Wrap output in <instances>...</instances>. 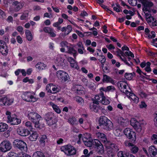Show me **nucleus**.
Returning <instances> with one entry per match:
<instances>
[{
  "label": "nucleus",
  "instance_id": "nucleus-1",
  "mask_svg": "<svg viewBox=\"0 0 157 157\" xmlns=\"http://www.w3.org/2000/svg\"><path fill=\"white\" fill-rule=\"evenodd\" d=\"M99 124L101 128L107 131H110L113 127L111 121L104 116L100 117L99 120Z\"/></svg>",
  "mask_w": 157,
  "mask_h": 157
},
{
  "label": "nucleus",
  "instance_id": "nucleus-2",
  "mask_svg": "<svg viewBox=\"0 0 157 157\" xmlns=\"http://www.w3.org/2000/svg\"><path fill=\"white\" fill-rule=\"evenodd\" d=\"M29 119L35 124V127L36 128H40L39 121L41 118L40 116L35 112H30L28 116Z\"/></svg>",
  "mask_w": 157,
  "mask_h": 157
},
{
  "label": "nucleus",
  "instance_id": "nucleus-3",
  "mask_svg": "<svg viewBox=\"0 0 157 157\" xmlns=\"http://www.w3.org/2000/svg\"><path fill=\"white\" fill-rule=\"evenodd\" d=\"M44 119L46 121L48 125L51 126L55 124L56 122V119L53 113H48L44 116Z\"/></svg>",
  "mask_w": 157,
  "mask_h": 157
},
{
  "label": "nucleus",
  "instance_id": "nucleus-4",
  "mask_svg": "<svg viewBox=\"0 0 157 157\" xmlns=\"http://www.w3.org/2000/svg\"><path fill=\"white\" fill-rule=\"evenodd\" d=\"M6 114L7 116V118L8 122H10L12 125H17L19 124L21 122L20 119L17 118L15 115L11 116V113L8 111H6Z\"/></svg>",
  "mask_w": 157,
  "mask_h": 157
},
{
  "label": "nucleus",
  "instance_id": "nucleus-5",
  "mask_svg": "<svg viewBox=\"0 0 157 157\" xmlns=\"http://www.w3.org/2000/svg\"><path fill=\"white\" fill-rule=\"evenodd\" d=\"M61 150L67 155H74L76 153L75 148L71 145H67L62 146L61 148Z\"/></svg>",
  "mask_w": 157,
  "mask_h": 157
},
{
  "label": "nucleus",
  "instance_id": "nucleus-6",
  "mask_svg": "<svg viewBox=\"0 0 157 157\" xmlns=\"http://www.w3.org/2000/svg\"><path fill=\"white\" fill-rule=\"evenodd\" d=\"M12 147L11 143L9 141L4 140L0 144V151L6 153L10 150Z\"/></svg>",
  "mask_w": 157,
  "mask_h": 157
},
{
  "label": "nucleus",
  "instance_id": "nucleus-7",
  "mask_svg": "<svg viewBox=\"0 0 157 157\" xmlns=\"http://www.w3.org/2000/svg\"><path fill=\"white\" fill-rule=\"evenodd\" d=\"M13 145L15 147L19 149L22 151H25L27 150V147L26 143L22 140H14Z\"/></svg>",
  "mask_w": 157,
  "mask_h": 157
},
{
  "label": "nucleus",
  "instance_id": "nucleus-8",
  "mask_svg": "<svg viewBox=\"0 0 157 157\" xmlns=\"http://www.w3.org/2000/svg\"><path fill=\"white\" fill-rule=\"evenodd\" d=\"M124 133L127 138L130 139L132 142H134L136 140V134L129 128H126L124 131Z\"/></svg>",
  "mask_w": 157,
  "mask_h": 157
},
{
  "label": "nucleus",
  "instance_id": "nucleus-9",
  "mask_svg": "<svg viewBox=\"0 0 157 157\" xmlns=\"http://www.w3.org/2000/svg\"><path fill=\"white\" fill-rule=\"evenodd\" d=\"M93 146L96 149L98 153L99 154H102L104 152V148L103 145L100 141L98 139H94L93 141Z\"/></svg>",
  "mask_w": 157,
  "mask_h": 157
},
{
  "label": "nucleus",
  "instance_id": "nucleus-10",
  "mask_svg": "<svg viewBox=\"0 0 157 157\" xmlns=\"http://www.w3.org/2000/svg\"><path fill=\"white\" fill-rule=\"evenodd\" d=\"M56 75L58 79L62 82H66L68 80L69 76L68 74L62 70H59L56 72Z\"/></svg>",
  "mask_w": 157,
  "mask_h": 157
},
{
  "label": "nucleus",
  "instance_id": "nucleus-11",
  "mask_svg": "<svg viewBox=\"0 0 157 157\" xmlns=\"http://www.w3.org/2000/svg\"><path fill=\"white\" fill-rule=\"evenodd\" d=\"M21 98L23 100L28 102H34L37 100L36 98L29 92L23 93L21 95Z\"/></svg>",
  "mask_w": 157,
  "mask_h": 157
},
{
  "label": "nucleus",
  "instance_id": "nucleus-12",
  "mask_svg": "<svg viewBox=\"0 0 157 157\" xmlns=\"http://www.w3.org/2000/svg\"><path fill=\"white\" fill-rule=\"evenodd\" d=\"M139 2H141L144 6L143 10H146L149 11H151V8L153 5V3L147 0H138Z\"/></svg>",
  "mask_w": 157,
  "mask_h": 157
},
{
  "label": "nucleus",
  "instance_id": "nucleus-13",
  "mask_svg": "<svg viewBox=\"0 0 157 157\" xmlns=\"http://www.w3.org/2000/svg\"><path fill=\"white\" fill-rule=\"evenodd\" d=\"M12 5L13 6L14 11L17 12L23 8L24 5V3L15 1L13 2Z\"/></svg>",
  "mask_w": 157,
  "mask_h": 157
},
{
  "label": "nucleus",
  "instance_id": "nucleus-14",
  "mask_svg": "<svg viewBox=\"0 0 157 157\" xmlns=\"http://www.w3.org/2000/svg\"><path fill=\"white\" fill-rule=\"evenodd\" d=\"M104 95V93L102 91H101L99 94L96 95L95 96L94 99H92L93 103L97 105H98L99 102L101 103Z\"/></svg>",
  "mask_w": 157,
  "mask_h": 157
},
{
  "label": "nucleus",
  "instance_id": "nucleus-15",
  "mask_svg": "<svg viewBox=\"0 0 157 157\" xmlns=\"http://www.w3.org/2000/svg\"><path fill=\"white\" fill-rule=\"evenodd\" d=\"M13 101V99H10L6 97L0 98V105H10Z\"/></svg>",
  "mask_w": 157,
  "mask_h": 157
},
{
  "label": "nucleus",
  "instance_id": "nucleus-16",
  "mask_svg": "<svg viewBox=\"0 0 157 157\" xmlns=\"http://www.w3.org/2000/svg\"><path fill=\"white\" fill-rule=\"evenodd\" d=\"M124 144L126 146L129 147H132L131 149L132 152L133 154L136 153L138 151L139 148L136 146H134V144L132 143L129 142L128 141H126L124 142Z\"/></svg>",
  "mask_w": 157,
  "mask_h": 157
},
{
  "label": "nucleus",
  "instance_id": "nucleus-17",
  "mask_svg": "<svg viewBox=\"0 0 157 157\" xmlns=\"http://www.w3.org/2000/svg\"><path fill=\"white\" fill-rule=\"evenodd\" d=\"M148 151L151 157H157V149L154 146H150L149 147Z\"/></svg>",
  "mask_w": 157,
  "mask_h": 157
},
{
  "label": "nucleus",
  "instance_id": "nucleus-18",
  "mask_svg": "<svg viewBox=\"0 0 157 157\" xmlns=\"http://www.w3.org/2000/svg\"><path fill=\"white\" fill-rule=\"evenodd\" d=\"M17 133L22 136H28L30 133V132L27 129L25 128H20L17 129Z\"/></svg>",
  "mask_w": 157,
  "mask_h": 157
},
{
  "label": "nucleus",
  "instance_id": "nucleus-19",
  "mask_svg": "<svg viewBox=\"0 0 157 157\" xmlns=\"http://www.w3.org/2000/svg\"><path fill=\"white\" fill-rule=\"evenodd\" d=\"M96 136L105 144L108 142V140L107 139L106 136L104 133L98 132L96 133Z\"/></svg>",
  "mask_w": 157,
  "mask_h": 157
},
{
  "label": "nucleus",
  "instance_id": "nucleus-20",
  "mask_svg": "<svg viewBox=\"0 0 157 157\" xmlns=\"http://www.w3.org/2000/svg\"><path fill=\"white\" fill-rule=\"evenodd\" d=\"M68 60L70 63L71 66L77 70L79 68V67L77 65V62L72 57H69L68 58Z\"/></svg>",
  "mask_w": 157,
  "mask_h": 157
},
{
  "label": "nucleus",
  "instance_id": "nucleus-21",
  "mask_svg": "<svg viewBox=\"0 0 157 157\" xmlns=\"http://www.w3.org/2000/svg\"><path fill=\"white\" fill-rule=\"evenodd\" d=\"M31 133H30V135L29 138L30 140L32 141H35L39 137V134L36 131H34L32 130Z\"/></svg>",
  "mask_w": 157,
  "mask_h": 157
},
{
  "label": "nucleus",
  "instance_id": "nucleus-22",
  "mask_svg": "<svg viewBox=\"0 0 157 157\" xmlns=\"http://www.w3.org/2000/svg\"><path fill=\"white\" fill-rule=\"evenodd\" d=\"M43 31L46 33H48L51 37H54L56 34L54 33L53 29L49 27H45L43 29Z\"/></svg>",
  "mask_w": 157,
  "mask_h": 157
},
{
  "label": "nucleus",
  "instance_id": "nucleus-23",
  "mask_svg": "<svg viewBox=\"0 0 157 157\" xmlns=\"http://www.w3.org/2000/svg\"><path fill=\"white\" fill-rule=\"evenodd\" d=\"M118 122L121 127H124L126 126L128 121L127 119H124L122 117H120L118 118Z\"/></svg>",
  "mask_w": 157,
  "mask_h": 157
},
{
  "label": "nucleus",
  "instance_id": "nucleus-24",
  "mask_svg": "<svg viewBox=\"0 0 157 157\" xmlns=\"http://www.w3.org/2000/svg\"><path fill=\"white\" fill-rule=\"evenodd\" d=\"M107 146L109 147L114 151H117L119 150L118 146L114 144L111 143L108 140L107 143L105 144Z\"/></svg>",
  "mask_w": 157,
  "mask_h": 157
},
{
  "label": "nucleus",
  "instance_id": "nucleus-25",
  "mask_svg": "<svg viewBox=\"0 0 157 157\" xmlns=\"http://www.w3.org/2000/svg\"><path fill=\"white\" fill-rule=\"evenodd\" d=\"M48 141L47 137L45 135H42L40 136V144L42 146H44L45 142Z\"/></svg>",
  "mask_w": 157,
  "mask_h": 157
},
{
  "label": "nucleus",
  "instance_id": "nucleus-26",
  "mask_svg": "<svg viewBox=\"0 0 157 157\" xmlns=\"http://www.w3.org/2000/svg\"><path fill=\"white\" fill-rule=\"evenodd\" d=\"M104 82H110L112 84L114 83V80L109 76L106 75H104L102 79Z\"/></svg>",
  "mask_w": 157,
  "mask_h": 157
},
{
  "label": "nucleus",
  "instance_id": "nucleus-27",
  "mask_svg": "<svg viewBox=\"0 0 157 157\" xmlns=\"http://www.w3.org/2000/svg\"><path fill=\"white\" fill-rule=\"evenodd\" d=\"M60 46L62 48H61L60 50L61 52H65V50L64 48L66 47L67 49L69 46L68 45V43L65 41H63L61 42L60 43Z\"/></svg>",
  "mask_w": 157,
  "mask_h": 157
},
{
  "label": "nucleus",
  "instance_id": "nucleus-28",
  "mask_svg": "<svg viewBox=\"0 0 157 157\" xmlns=\"http://www.w3.org/2000/svg\"><path fill=\"white\" fill-rule=\"evenodd\" d=\"M67 51L66 52L70 54H73L74 57L76 56L77 54V51L75 50L73 47L69 46L67 49Z\"/></svg>",
  "mask_w": 157,
  "mask_h": 157
},
{
  "label": "nucleus",
  "instance_id": "nucleus-29",
  "mask_svg": "<svg viewBox=\"0 0 157 157\" xmlns=\"http://www.w3.org/2000/svg\"><path fill=\"white\" fill-rule=\"evenodd\" d=\"M29 14V11L27 10H25L21 16L20 19L21 20H27Z\"/></svg>",
  "mask_w": 157,
  "mask_h": 157
},
{
  "label": "nucleus",
  "instance_id": "nucleus-30",
  "mask_svg": "<svg viewBox=\"0 0 157 157\" xmlns=\"http://www.w3.org/2000/svg\"><path fill=\"white\" fill-rule=\"evenodd\" d=\"M50 105L51 106L54 111L58 113H60L61 111L59 107L57 105L54 104L53 102H49Z\"/></svg>",
  "mask_w": 157,
  "mask_h": 157
},
{
  "label": "nucleus",
  "instance_id": "nucleus-31",
  "mask_svg": "<svg viewBox=\"0 0 157 157\" xmlns=\"http://www.w3.org/2000/svg\"><path fill=\"white\" fill-rule=\"evenodd\" d=\"M25 34L27 39L29 41H31L33 39V37L31 32L29 30H26Z\"/></svg>",
  "mask_w": 157,
  "mask_h": 157
},
{
  "label": "nucleus",
  "instance_id": "nucleus-32",
  "mask_svg": "<svg viewBox=\"0 0 157 157\" xmlns=\"http://www.w3.org/2000/svg\"><path fill=\"white\" fill-rule=\"evenodd\" d=\"M8 128V125L6 123H0V132L6 131Z\"/></svg>",
  "mask_w": 157,
  "mask_h": 157
},
{
  "label": "nucleus",
  "instance_id": "nucleus-33",
  "mask_svg": "<svg viewBox=\"0 0 157 157\" xmlns=\"http://www.w3.org/2000/svg\"><path fill=\"white\" fill-rule=\"evenodd\" d=\"M118 157H130V155L128 153L119 151L117 154Z\"/></svg>",
  "mask_w": 157,
  "mask_h": 157
},
{
  "label": "nucleus",
  "instance_id": "nucleus-34",
  "mask_svg": "<svg viewBox=\"0 0 157 157\" xmlns=\"http://www.w3.org/2000/svg\"><path fill=\"white\" fill-rule=\"evenodd\" d=\"M75 100L80 105H82L84 103V101L83 99L80 97L76 96L75 98Z\"/></svg>",
  "mask_w": 157,
  "mask_h": 157
},
{
  "label": "nucleus",
  "instance_id": "nucleus-35",
  "mask_svg": "<svg viewBox=\"0 0 157 157\" xmlns=\"http://www.w3.org/2000/svg\"><path fill=\"white\" fill-rule=\"evenodd\" d=\"M130 98L135 103H137L139 101V98L134 94H131L130 96Z\"/></svg>",
  "mask_w": 157,
  "mask_h": 157
},
{
  "label": "nucleus",
  "instance_id": "nucleus-36",
  "mask_svg": "<svg viewBox=\"0 0 157 157\" xmlns=\"http://www.w3.org/2000/svg\"><path fill=\"white\" fill-rule=\"evenodd\" d=\"M35 67L38 70H40L44 69L45 68V66L43 63L39 62L36 64Z\"/></svg>",
  "mask_w": 157,
  "mask_h": 157
},
{
  "label": "nucleus",
  "instance_id": "nucleus-37",
  "mask_svg": "<svg viewBox=\"0 0 157 157\" xmlns=\"http://www.w3.org/2000/svg\"><path fill=\"white\" fill-rule=\"evenodd\" d=\"M72 28L71 25H68L67 27H66L65 32L64 35V36H65L68 35L72 31Z\"/></svg>",
  "mask_w": 157,
  "mask_h": 157
},
{
  "label": "nucleus",
  "instance_id": "nucleus-38",
  "mask_svg": "<svg viewBox=\"0 0 157 157\" xmlns=\"http://www.w3.org/2000/svg\"><path fill=\"white\" fill-rule=\"evenodd\" d=\"M33 157H44V155L42 152L37 151L33 153Z\"/></svg>",
  "mask_w": 157,
  "mask_h": 157
},
{
  "label": "nucleus",
  "instance_id": "nucleus-39",
  "mask_svg": "<svg viewBox=\"0 0 157 157\" xmlns=\"http://www.w3.org/2000/svg\"><path fill=\"white\" fill-rule=\"evenodd\" d=\"M134 74V73H126L124 75V77L127 79L131 80L133 77V75Z\"/></svg>",
  "mask_w": 157,
  "mask_h": 157
},
{
  "label": "nucleus",
  "instance_id": "nucleus-40",
  "mask_svg": "<svg viewBox=\"0 0 157 157\" xmlns=\"http://www.w3.org/2000/svg\"><path fill=\"white\" fill-rule=\"evenodd\" d=\"M93 102L92 103L90 104V107L91 109L94 111V112L97 113L98 112V107L97 106L95 105Z\"/></svg>",
  "mask_w": 157,
  "mask_h": 157
},
{
  "label": "nucleus",
  "instance_id": "nucleus-41",
  "mask_svg": "<svg viewBox=\"0 0 157 157\" xmlns=\"http://www.w3.org/2000/svg\"><path fill=\"white\" fill-rule=\"evenodd\" d=\"M68 122L71 124L74 125L77 124V121L76 118L74 117H70L69 118Z\"/></svg>",
  "mask_w": 157,
  "mask_h": 157
},
{
  "label": "nucleus",
  "instance_id": "nucleus-42",
  "mask_svg": "<svg viewBox=\"0 0 157 157\" xmlns=\"http://www.w3.org/2000/svg\"><path fill=\"white\" fill-rule=\"evenodd\" d=\"M102 69L103 72H104L107 73L110 72V67L108 63L105 64V66L103 67V68H102Z\"/></svg>",
  "mask_w": 157,
  "mask_h": 157
},
{
  "label": "nucleus",
  "instance_id": "nucleus-43",
  "mask_svg": "<svg viewBox=\"0 0 157 157\" xmlns=\"http://www.w3.org/2000/svg\"><path fill=\"white\" fill-rule=\"evenodd\" d=\"M136 122H139L135 118H132L130 120L131 125L133 128L136 127V126L137 124Z\"/></svg>",
  "mask_w": 157,
  "mask_h": 157
},
{
  "label": "nucleus",
  "instance_id": "nucleus-44",
  "mask_svg": "<svg viewBox=\"0 0 157 157\" xmlns=\"http://www.w3.org/2000/svg\"><path fill=\"white\" fill-rule=\"evenodd\" d=\"M25 126L27 127L29 130H30L31 131H32V130L33 129V125L31 122L29 121H28L25 123Z\"/></svg>",
  "mask_w": 157,
  "mask_h": 157
},
{
  "label": "nucleus",
  "instance_id": "nucleus-45",
  "mask_svg": "<svg viewBox=\"0 0 157 157\" xmlns=\"http://www.w3.org/2000/svg\"><path fill=\"white\" fill-rule=\"evenodd\" d=\"M137 124L136 125V128H134L136 130V131L140 132L142 130V127L141 126V124L140 122H136Z\"/></svg>",
  "mask_w": 157,
  "mask_h": 157
},
{
  "label": "nucleus",
  "instance_id": "nucleus-46",
  "mask_svg": "<svg viewBox=\"0 0 157 157\" xmlns=\"http://www.w3.org/2000/svg\"><path fill=\"white\" fill-rule=\"evenodd\" d=\"M101 101V103L104 105H107L110 103V101L109 100L107 99L104 95L103 96L102 101Z\"/></svg>",
  "mask_w": 157,
  "mask_h": 157
},
{
  "label": "nucleus",
  "instance_id": "nucleus-47",
  "mask_svg": "<svg viewBox=\"0 0 157 157\" xmlns=\"http://www.w3.org/2000/svg\"><path fill=\"white\" fill-rule=\"evenodd\" d=\"M2 49H0L1 53L3 55H6L8 53V50L7 49V47L6 48H2Z\"/></svg>",
  "mask_w": 157,
  "mask_h": 157
},
{
  "label": "nucleus",
  "instance_id": "nucleus-48",
  "mask_svg": "<svg viewBox=\"0 0 157 157\" xmlns=\"http://www.w3.org/2000/svg\"><path fill=\"white\" fill-rule=\"evenodd\" d=\"M52 90L53 92H52V94H55L59 92V89L56 86L52 85Z\"/></svg>",
  "mask_w": 157,
  "mask_h": 157
},
{
  "label": "nucleus",
  "instance_id": "nucleus-49",
  "mask_svg": "<svg viewBox=\"0 0 157 157\" xmlns=\"http://www.w3.org/2000/svg\"><path fill=\"white\" fill-rule=\"evenodd\" d=\"M52 84H48L47 85L46 89L47 91V92L49 93H52V91L51 90Z\"/></svg>",
  "mask_w": 157,
  "mask_h": 157
},
{
  "label": "nucleus",
  "instance_id": "nucleus-50",
  "mask_svg": "<svg viewBox=\"0 0 157 157\" xmlns=\"http://www.w3.org/2000/svg\"><path fill=\"white\" fill-rule=\"evenodd\" d=\"M87 135H84L83 136H82V140L84 144L86 143L87 141H88L90 139H89L87 136Z\"/></svg>",
  "mask_w": 157,
  "mask_h": 157
},
{
  "label": "nucleus",
  "instance_id": "nucleus-51",
  "mask_svg": "<svg viewBox=\"0 0 157 157\" xmlns=\"http://www.w3.org/2000/svg\"><path fill=\"white\" fill-rule=\"evenodd\" d=\"M94 140H93L91 141H90V140L86 142V143L84 144L87 147H90L92 146H93V141Z\"/></svg>",
  "mask_w": 157,
  "mask_h": 157
},
{
  "label": "nucleus",
  "instance_id": "nucleus-52",
  "mask_svg": "<svg viewBox=\"0 0 157 157\" xmlns=\"http://www.w3.org/2000/svg\"><path fill=\"white\" fill-rule=\"evenodd\" d=\"M128 2L131 5L133 6H135L137 4V0H128Z\"/></svg>",
  "mask_w": 157,
  "mask_h": 157
},
{
  "label": "nucleus",
  "instance_id": "nucleus-53",
  "mask_svg": "<svg viewBox=\"0 0 157 157\" xmlns=\"http://www.w3.org/2000/svg\"><path fill=\"white\" fill-rule=\"evenodd\" d=\"M107 91L113 92L116 90L115 87L112 86H109L107 87Z\"/></svg>",
  "mask_w": 157,
  "mask_h": 157
},
{
  "label": "nucleus",
  "instance_id": "nucleus-54",
  "mask_svg": "<svg viewBox=\"0 0 157 157\" xmlns=\"http://www.w3.org/2000/svg\"><path fill=\"white\" fill-rule=\"evenodd\" d=\"M144 11V13L145 14L146 18H148V17H152L150 13L151 11H147L146 10H143Z\"/></svg>",
  "mask_w": 157,
  "mask_h": 157
},
{
  "label": "nucleus",
  "instance_id": "nucleus-55",
  "mask_svg": "<svg viewBox=\"0 0 157 157\" xmlns=\"http://www.w3.org/2000/svg\"><path fill=\"white\" fill-rule=\"evenodd\" d=\"M64 59L63 58H61L60 60L59 61L58 63H57V65L59 66H63L64 65Z\"/></svg>",
  "mask_w": 157,
  "mask_h": 157
},
{
  "label": "nucleus",
  "instance_id": "nucleus-56",
  "mask_svg": "<svg viewBox=\"0 0 157 157\" xmlns=\"http://www.w3.org/2000/svg\"><path fill=\"white\" fill-rule=\"evenodd\" d=\"M155 36V34L154 32L151 31V34H148V37L149 38L152 39L154 38Z\"/></svg>",
  "mask_w": 157,
  "mask_h": 157
},
{
  "label": "nucleus",
  "instance_id": "nucleus-57",
  "mask_svg": "<svg viewBox=\"0 0 157 157\" xmlns=\"http://www.w3.org/2000/svg\"><path fill=\"white\" fill-rule=\"evenodd\" d=\"M16 29L18 32L20 33L21 34L23 33V28L22 26H18L17 28Z\"/></svg>",
  "mask_w": 157,
  "mask_h": 157
},
{
  "label": "nucleus",
  "instance_id": "nucleus-58",
  "mask_svg": "<svg viewBox=\"0 0 157 157\" xmlns=\"http://www.w3.org/2000/svg\"><path fill=\"white\" fill-rule=\"evenodd\" d=\"M124 55V56H130L132 58H133L134 57V55L133 54V53L130 51H129V52H125Z\"/></svg>",
  "mask_w": 157,
  "mask_h": 157
},
{
  "label": "nucleus",
  "instance_id": "nucleus-59",
  "mask_svg": "<svg viewBox=\"0 0 157 157\" xmlns=\"http://www.w3.org/2000/svg\"><path fill=\"white\" fill-rule=\"evenodd\" d=\"M146 19L147 22L150 23V24L155 20L152 17Z\"/></svg>",
  "mask_w": 157,
  "mask_h": 157
},
{
  "label": "nucleus",
  "instance_id": "nucleus-60",
  "mask_svg": "<svg viewBox=\"0 0 157 157\" xmlns=\"http://www.w3.org/2000/svg\"><path fill=\"white\" fill-rule=\"evenodd\" d=\"M140 107L141 108H145L147 106L144 101H141L139 105Z\"/></svg>",
  "mask_w": 157,
  "mask_h": 157
},
{
  "label": "nucleus",
  "instance_id": "nucleus-61",
  "mask_svg": "<svg viewBox=\"0 0 157 157\" xmlns=\"http://www.w3.org/2000/svg\"><path fill=\"white\" fill-rule=\"evenodd\" d=\"M16 39L17 42L20 44H21L23 42V40L22 38L20 36H18L17 37Z\"/></svg>",
  "mask_w": 157,
  "mask_h": 157
},
{
  "label": "nucleus",
  "instance_id": "nucleus-62",
  "mask_svg": "<svg viewBox=\"0 0 157 157\" xmlns=\"http://www.w3.org/2000/svg\"><path fill=\"white\" fill-rule=\"evenodd\" d=\"M5 43L3 41L0 40V49L3 48H5Z\"/></svg>",
  "mask_w": 157,
  "mask_h": 157
},
{
  "label": "nucleus",
  "instance_id": "nucleus-63",
  "mask_svg": "<svg viewBox=\"0 0 157 157\" xmlns=\"http://www.w3.org/2000/svg\"><path fill=\"white\" fill-rule=\"evenodd\" d=\"M77 45L79 48H82L83 50L85 49L84 48V47L82 43L81 42H78V43L77 44Z\"/></svg>",
  "mask_w": 157,
  "mask_h": 157
},
{
  "label": "nucleus",
  "instance_id": "nucleus-64",
  "mask_svg": "<svg viewBox=\"0 0 157 157\" xmlns=\"http://www.w3.org/2000/svg\"><path fill=\"white\" fill-rule=\"evenodd\" d=\"M106 47L109 50L115 48V47L111 44L107 45Z\"/></svg>",
  "mask_w": 157,
  "mask_h": 157
}]
</instances>
